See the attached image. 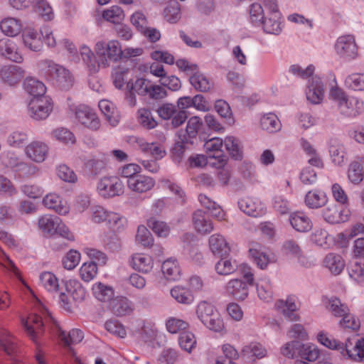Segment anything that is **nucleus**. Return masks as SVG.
<instances>
[{"label": "nucleus", "mask_w": 364, "mask_h": 364, "mask_svg": "<svg viewBox=\"0 0 364 364\" xmlns=\"http://www.w3.org/2000/svg\"><path fill=\"white\" fill-rule=\"evenodd\" d=\"M321 302L326 310L335 317H341L347 312L348 307L336 296H323Z\"/></svg>", "instance_id": "c9c22d12"}, {"label": "nucleus", "mask_w": 364, "mask_h": 364, "mask_svg": "<svg viewBox=\"0 0 364 364\" xmlns=\"http://www.w3.org/2000/svg\"><path fill=\"white\" fill-rule=\"evenodd\" d=\"M301 342L296 340L289 341L284 343L279 349L280 354L288 359L299 358Z\"/></svg>", "instance_id": "680f3d73"}, {"label": "nucleus", "mask_w": 364, "mask_h": 364, "mask_svg": "<svg viewBox=\"0 0 364 364\" xmlns=\"http://www.w3.org/2000/svg\"><path fill=\"white\" fill-rule=\"evenodd\" d=\"M333 49L336 55L343 61L350 62L359 56V46L353 34L339 36L334 43Z\"/></svg>", "instance_id": "1a4fd4ad"}, {"label": "nucleus", "mask_w": 364, "mask_h": 364, "mask_svg": "<svg viewBox=\"0 0 364 364\" xmlns=\"http://www.w3.org/2000/svg\"><path fill=\"white\" fill-rule=\"evenodd\" d=\"M215 269L219 275L228 276L233 274L237 269V263L235 259L229 257H221L216 262Z\"/></svg>", "instance_id": "864d4df0"}, {"label": "nucleus", "mask_w": 364, "mask_h": 364, "mask_svg": "<svg viewBox=\"0 0 364 364\" xmlns=\"http://www.w3.org/2000/svg\"><path fill=\"white\" fill-rule=\"evenodd\" d=\"M249 18L252 23L261 26L267 33L279 35L283 30L279 7L264 9L261 4L254 3L250 6Z\"/></svg>", "instance_id": "f257e3e1"}, {"label": "nucleus", "mask_w": 364, "mask_h": 364, "mask_svg": "<svg viewBox=\"0 0 364 364\" xmlns=\"http://www.w3.org/2000/svg\"><path fill=\"white\" fill-rule=\"evenodd\" d=\"M348 273L351 281L358 285H363L364 284V262L356 261L351 263Z\"/></svg>", "instance_id": "bf43d9fd"}, {"label": "nucleus", "mask_w": 364, "mask_h": 364, "mask_svg": "<svg viewBox=\"0 0 364 364\" xmlns=\"http://www.w3.org/2000/svg\"><path fill=\"white\" fill-rule=\"evenodd\" d=\"M316 341L323 347L331 350L339 351L341 355L345 358L344 350L347 348V343L336 339V338L329 335L328 332L324 330L318 331L316 335Z\"/></svg>", "instance_id": "393cba45"}, {"label": "nucleus", "mask_w": 364, "mask_h": 364, "mask_svg": "<svg viewBox=\"0 0 364 364\" xmlns=\"http://www.w3.org/2000/svg\"><path fill=\"white\" fill-rule=\"evenodd\" d=\"M128 263L129 267L135 272L144 274H150L155 265L153 256L143 252L132 254L129 258Z\"/></svg>", "instance_id": "ddd939ff"}, {"label": "nucleus", "mask_w": 364, "mask_h": 364, "mask_svg": "<svg viewBox=\"0 0 364 364\" xmlns=\"http://www.w3.org/2000/svg\"><path fill=\"white\" fill-rule=\"evenodd\" d=\"M38 227L40 230L46 235L54 236L59 235L68 241L75 240V235L57 215L46 213L38 217Z\"/></svg>", "instance_id": "423d86ee"}, {"label": "nucleus", "mask_w": 364, "mask_h": 364, "mask_svg": "<svg viewBox=\"0 0 364 364\" xmlns=\"http://www.w3.org/2000/svg\"><path fill=\"white\" fill-rule=\"evenodd\" d=\"M275 308L280 311L283 315L291 321H299L300 316L295 312L300 308V302L294 296H289L286 299L276 301Z\"/></svg>", "instance_id": "f3484780"}, {"label": "nucleus", "mask_w": 364, "mask_h": 364, "mask_svg": "<svg viewBox=\"0 0 364 364\" xmlns=\"http://www.w3.org/2000/svg\"><path fill=\"white\" fill-rule=\"evenodd\" d=\"M155 180L149 176L139 174L136 178L127 181L129 191L135 193H144L151 191L155 186Z\"/></svg>", "instance_id": "bb28decb"}, {"label": "nucleus", "mask_w": 364, "mask_h": 364, "mask_svg": "<svg viewBox=\"0 0 364 364\" xmlns=\"http://www.w3.org/2000/svg\"><path fill=\"white\" fill-rule=\"evenodd\" d=\"M321 354V349L312 342H301L299 358L305 363H314L318 360Z\"/></svg>", "instance_id": "ea45409f"}, {"label": "nucleus", "mask_w": 364, "mask_h": 364, "mask_svg": "<svg viewBox=\"0 0 364 364\" xmlns=\"http://www.w3.org/2000/svg\"><path fill=\"white\" fill-rule=\"evenodd\" d=\"M24 70L16 65H4L0 70V80L10 87H16L24 76Z\"/></svg>", "instance_id": "5701e85b"}, {"label": "nucleus", "mask_w": 364, "mask_h": 364, "mask_svg": "<svg viewBox=\"0 0 364 364\" xmlns=\"http://www.w3.org/2000/svg\"><path fill=\"white\" fill-rule=\"evenodd\" d=\"M138 148L145 154L150 155L156 160H161L166 155L164 146L159 142H147L144 139H136Z\"/></svg>", "instance_id": "c85d7f7f"}, {"label": "nucleus", "mask_w": 364, "mask_h": 364, "mask_svg": "<svg viewBox=\"0 0 364 364\" xmlns=\"http://www.w3.org/2000/svg\"><path fill=\"white\" fill-rule=\"evenodd\" d=\"M208 247L213 255L220 257L229 255L231 250L226 238L219 233L213 234L209 237Z\"/></svg>", "instance_id": "c756f323"}, {"label": "nucleus", "mask_w": 364, "mask_h": 364, "mask_svg": "<svg viewBox=\"0 0 364 364\" xmlns=\"http://www.w3.org/2000/svg\"><path fill=\"white\" fill-rule=\"evenodd\" d=\"M192 223L194 230L201 235L209 234L214 230L212 220L200 210L195 211L193 214Z\"/></svg>", "instance_id": "7c9ffc66"}, {"label": "nucleus", "mask_w": 364, "mask_h": 364, "mask_svg": "<svg viewBox=\"0 0 364 364\" xmlns=\"http://www.w3.org/2000/svg\"><path fill=\"white\" fill-rule=\"evenodd\" d=\"M196 314L201 323L210 331L215 333L225 331L223 318L213 303L205 300L199 301L196 306Z\"/></svg>", "instance_id": "7ed1b4c3"}, {"label": "nucleus", "mask_w": 364, "mask_h": 364, "mask_svg": "<svg viewBox=\"0 0 364 364\" xmlns=\"http://www.w3.org/2000/svg\"><path fill=\"white\" fill-rule=\"evenodd\" d=\"M203 121L200 117H191L188 119L186 127V135L184 136V139H183L182 141H187L188 139L196 138L198 134L203 129Z\"/></svg>", "instance_id": "5fc2aeb1"}, {"label": "nucleus", "mask_w": 364, "mask_h": 364, "mask_svg": "<svg viewBox=\"0 0 364 364\" xmlns=\"http://www.w3.org/2000/svg\"><path fill=\"white\" fill-rule=\"evenodd\" d=\"M242 279L232 278L224 286L225 294L232 299L243 301L249 296V286L254 284V273L251 267L247 264L240 266Z\"/></svg>", "instance_id": "f03ea898"}, {"label": "nucleus", "mask_w": 364, "mask_h": 364, "mask_svg": "<svg viewBox=\"0 0 364 364\" xmlns=\"http://www.w3.org/2000/svg\"><path fill=\"white\" fill-rule=\"evenodd\" d=\"M311 242L316 247L323 250H328L334 244V240L332 235L323 228H316L310 235Z\"/></svg>", "instance_id": "473e14b6"}, {"label": "nucleus", "mask_w": 364, "mask_h": 364, "mask_svg": "<svg viewBox=\"0 0 364 364\" xmlns=\"http://www.w3.org/2000/svg\"><path fill=\"white\" fill-rule=\"evenodd\" d=\"M323 265L331 274L337 276L343 271L346 262L341 255L331 252L324 257Z\"/></svg>", "instance_id": "f704fd0d"}, {"label": "nucleus", "mask_w": 364, "mask_h": 364, "mask_svg": "<svg viewBox=\"0 0 364 364\" xmlns=\"http://www.w3.org/2000/svg\"><path fill=\"white\" fill-rule=\"evenodd\" d=\"M39 282L40 285L49 292L55 293L58 290L60 291L59 280L56 275L51 272H41L39 275Z\"/></svg>", "instance_id": "603ef678"}, {"label": "nucleus", "mask_w": 364, "mask_h": 364, "mask_svg": "<svg viewBox=\"0 0 364 364\" xmlns=\"http://www.w3.org/2000/svg\"><path fill=\"white\" fill-rule=\"evenodd\" d=\"M259 123L260 127L269 133L277 132L282 128V123L279 119L272 112L262 114L260 117Z\"/></svg>", "instance_id": "a18cd8bd"}, {"label": "nucleus", "mask_w": 364, "mask_h": 364, "mask_svg": "<svg viewBox=\"0 0 364 364\" xmlns=\"http://www.w3.org/2000/svg\"><path fill=\"white\" fill-rule=\"evenodd\" d=\"M343 353L345 359L353 362H364V337L357 339L353 348L347 346Z\"/></svg>", "instance_id": "8fccbe9b"}, {"label": "nucleus", "mask_w": 364, "mask_h": 364, "mask_svg": "<svg viewBox=\"0 0 364 364\" xmlns=\"http://www.w3.org/2000/svg\"><path fill=\"white\" fill-rule=\"evenodd\" d=\"M77 122L84 127L96 131L100 127V120L96 112L91 108L80 105L75 112Z\"/></svg>", "instance_id": "2eb2a0df"}, {"label": "nucleus", "mask_w": 364, "mask_h": 364, "mask_svg": "<svg viewBox=\"0 0 364 364\" xmlns=\"http://www.w3.org/2000/svg\"><path fill=\"white\" fill-rule=\"evenodd\" d=\"M48 152V146L41 141H33L24 149L26 156L31 161L36 164H41L45 161Z\"/></svg>", "instance_id": "6ab92c4d"}, {"label": "nucleus", "mask_w": 364, "mask_h": 364, "mask_svg": "<svg viewBox=\"0 0 364 364\" xmlns=\"http://www.w3.org/2000/svg\"><path fill=\"white\" fill-rule=\"evenodd\" d=\"M43 31L31 27L27 28L22 32L23 45L31 51L39 52L43 48Z\"/></svg>", "instance_id": "a211bd4d"}, {"label": "nucleus", "mask_w": 364, "mask_h": 364, "mask_svg": "<svg viewBox=\"0 0 364 364\" xmlns=\"http://www.w3.org/2000/svg\"><path fill=\"white\" fill-rule=\"evenodd\" d=\"M150 83L151 82L146 78L138 77L135 80L127 82L126 87L128 92L145 96L147 95Z\"/></svg>", "instance_id": "4d7b16f0"}, {"label": "nucleus", "mask_w": 364, "mask_h": 364, "mask_svg": "<svg viewBox=\"0 0 364 364\" xmlns=\"http://www.w3.org/2000/svg\"><path fill=\"white\" fill-rule=\"evenodd\" d=\"M53 109L50 99L46 96L41 97H31L28 104V115L36 120L46 119Z\"/></svg>", "instance_id": "9b49d317"}, {"label": "nucleus", "mask_w": 364, "mask_h": 364, "mask_svg": "<svg viewBox=\"0 0 364 364\" xmlns=\"http://www.w3.org/2000/svg\"><path fill=\"white\" fill-rule=\"evenodd\" d=\"M328 201V197L326 194L319 190H312L309 191L304 198L305 204L309 208H318L326 205Z\"/></svg>", "instance_id": "49530a36"}, {"label": "nucleus", "mask_w": 364, "mask_h": 364, "mask_svg": "<svg viewBox=\"0 0 364 364\" xmlns=\"http://www.w3.org/2000/svg\"><path fill=\"white\" fill-rule=\"evenodd\" d=\"M81 253L75 249L69 250L62 258V265L67 270L74 269L80 262Z\"/></svg>", "instance_id": "338daca9"}, {"label": "nucleus", "mask_w": 364, "mask_h": 364, "mask_svg": "<svg viewBox=\"0 0 364 364\" xmlns=\"http://www.w3.org/2000/svg\"><path fill=\"white\" fill-rule=\"evenodd\" d=\"M124 183L117 176H105L97 184L98 194L105 198L119 196L124 193Z\"/></svg>", "instance_id": "9d476101"}, {"label": "nucleus", "mask_w": 364, "mask_h": 364, "mask_svg": "<svg viewBox=\"0 0 364 364\" xmlns=\"http://www.w3.org/2000/svg\"><path fill=\"white\" fill-rule=\"evenodd\" d=\"M350 210L346 208L331 204L322 210L324 220L330 224L345 223L349 220Z\"/></svg>", "instance_id": "412c9836"}, {"label": "nucleus", "mask_w": 364, "mask_h": 364, "mask_svg": "<svg viewBox=\"0 0 364 364\" xmlns=\"http://www.w3.org/2000/svg\"><path fill=\"white\" fill-rule=\"evenodd\" d=\"M316 341L323 347L331 350L339 351L341 355L345 358L344 350L347 348V343L336 339V338L329 335L328 332L324 330L318 331L316 335Z\"/></svg>", "instance_id": "a878e982"}, {"label": "nucleus", "mask_w": 364, "mask_h": 364, "mask_svg": "<svg viewBox=\"0 0 364 364\" xmlns=\"http://www.w3.org/2000/svg\"><path fill=\"white\" fill-rule=\"evenodd\" d=\"M41 70L46 77L56 87L66 90L74 84V77L69 70L50 60L40 63Z\"/></svg>", "instance_id": "20e7f679"}, {"label": "nucleus", "mask_w": 364, "mask_h": 364, "mask_svg": "<svg viewBox=\"0 0 364 364\" xmlns=\"http://www.w3.org/2000/svg\"><path fill=\"white\" fill-rule=\"evenodd\" d=\"M346 175L348 183L358 186L364 179L363 165L358 161L351 162L348 166Z\"/></svg>", "instance_id": "09e8293b"}, {"label": "nucleus", "mask_w": 364, "mask_h": 364, "mask_svg": "<svg viewBox=\"0 0 364 364\" xmlns=\"http://www.w3.org/2000/svg\"><path fill=\"white\" fill-rule=\"evenodd\" d=\"M103 19L113 24H120L125 18L124 9L117 5H113L102 11Z\"/></svg>", "instance_id": "3c124183"}, {"label": "nucleus", "mask_w": 364, "mask_h": 364, "mask_svg": "<svg viewBox=\"0 0 364 364\" xmlns=\"http://www.w3.org/2000/svg\"><path fill=\"white\" fill-rule=\"evenodd\" d=\"M216 112L225 119L227 124L232 126L235 123V119L229 104L223 100H216L215 102Z\"/></svg>", "instance_id": "6e6d98bb"}, {"label": "nucleus", "mask_w": 364, "mask_h": 364, "mask_svg": "<svg viewBox=\"0 0 364 364\" xmlns=\"http://www.w3.org/2000/svg\"><path fill=\"white\" fill-rule=\"evenodd\" d=\"M163 16L168 23H177L181 18L180 4L176 1H171L168 2L164 9Z\"/></svg>", "instance_id": "13d9d810"}, {"label": "nucleus", "mask_w": 364, "mask_h": 364, "mask_svg": "<svg viewBox=\"0 0 364 364\" xmlns=\"http://www.w3.org/2000/svg\"><path fill=\"white\" fill-rule=\"evenodd\" d=\"M21 321L27 335L36 343L42 333V318L36 314H32L27 318H22Z\"/></svg>", "instance_id": "cd10ccee"}, {"label": "nucleus", "mask_w": 364, "mask_h": 364, "mask_svg": "<svg viewBox=\"0 0 364 364\" xmlns=\"http://www.w3.org/2000/svg\"><path fill=\"white\" fill-rule=\"evenodd\" d=\"M248 252L251 261L262 270L267 269L269 264L275 263L277 260L274 254L262 251L258 244H252Z\"/></svg>", "instance_id": "dca6fc26"}, {"label": "nucleus", "mask_w": 364, "mask_h": 364, "mask_svg": "<svg viewBox=\"0 0 364 364\" xmlns=\"http://www.w3.org/2000/svg\"><path fill=\"white\" fill-rule=\"evenodd\" d=\"M225 148L230 156L237 161H241L244 156V147L242 141L233 135H228L224 138Z\"/></svg>", "instance_id": "72a5a7b5"}, {"label": "nucleus", "mask_w": 364, "mask_h": 364, "mask_svg": "<svg viewBox=\"0 0 364 364\" xmlns=\"http://www.w3.org/2000/svg\"><path fill=\"white\" fill-rule=\"evenodd\" d=\"M255 285L259 299L266 303L271 302L273 300L274 290L269 278L267 277H262L256 282Z\"/></svg>", "instance_id": "e433bc0d"}, {"label": "nucleus", "mask_w": 364, "mask_h": 364, "mask_svg": "<svg viewBox=\"0 0 364 364\" xmlns=\"http://www.w3.org/2000/svg\"><path fill=\"white\" fill-rule=\"evenodd\" d=\"M94 49L100 59L98 66L107 67L110 62L117 63L122 59V46L116 39L99 41L95 43Z\"/></svg>", "instance_id": "6e6552de"}, {"label": "nucleus", "mask_w": 364, "mask_h": 364, "mask_svg": "<svg viewBox=\"0 0 364 364\" xmlns=\"http://www.w3.org/2000/svg\"><path fill=\"white\" fill-rule=\"evenodd\" d=\"M161 271L167 280L177 281L181 277V269L176 259L165 260L162 263Z\"/></svg>", "instance_id": "37998d69"}, {"label": "nucleus", "mask_w": 364, "mask_h": 364, "mask_svg": "<svg viewBox=\"0 0 364 364\" xmlns=\"http://www.w3.org/2000/svg\"><path fill=\"white\" fill-rule=\"evenodd\" d=\"M238 207L249 216L259 218L267 213L265 203L257 197H243L238 200Z\"/></svg>", "instance_id": "4468645a"}, {"label": "nucleus", "mask_w": 364, "mask_h": 364, "mask_svg": "<svg viewBox=\"0 0 364 364\" xmlns=\"http://www.w3.org/2000/svg\"><path fill=\"white\" fill-rule=\"evenodd\" d=\"M109 216L106 225L112 232L120 233L127 229L128 220L125 216L114 211Z\"/></svg>", "instance_id": "de8ad7c7"}, {"label": "nucleus", "mask_w": 364, "mask_h": 364, "mask_svg": "<svg viewBox=\"0 0 364 364\" xmlns=\"http://www.w3.org/2000/svg\"><path fill=\"white\" fill-rule=\"evenodd\" d=\"M289 222L292 228L300 232L309 231L313 226L311 219L302 212H294L289 215Z\"/></svg>", "instance_id": "a19ab883"}, {"label": "nucleus", "mask_w": 364, "mask_h": 364, "mask_svg": "<svg viewBox=\"0 0 364 364\" xmlns=\"http://www.w3.org/2000/svg\"><path fill=\"white\" fill-rule=\"evenodd\" d=\"M307 100L314 105L320 104L324 97V88L321 80L317 77H312L308 82L305 90Z\"/></svg>", "instance_id": "b1692460"}, {"label": "nucleus", "mask_w": 364, "mask_h": 364, "mask_svg": "<svg viewBox=\"0 0 364 364\" xmlns=\"http://www.w3.org/2000/svg\"><path fill=\"white\" fill-rule=\"evenodd\" d=\"M86 295V289L78 279L70 278L63 280L59 291V300L65 309L70 311L74 303L83 301Z\"/></svg>", "instance_id": "39448f33"}, {"label": "nucleus", "mask_w": 364, "mask_h": 364, "mask_svg": "<svg viewBox=\"0 0 364 364\" xmlns=\"http://www.w3.org/2000/svg\"><path fill=\"white\" fill-rule=\"evenodd\" d=\"M26 92L31 97H46V87L44 83L33 77H26L23 82Z\"/></svg>", "instance_id": "79ce46f5"}, {"label": "nucleus", "mask_w": 364, "mask_h": 364, "mask_svg": "<svg viewBox=\"0 0 364 364\" xmlns=\"http://www.w3.org/2000/svg\"><path fill=\"white\" fill-rule=\"evenodd\" d=\"M43 205L61 216L68 215L71 210L68 200L55 192L47 193L42 200Z\"/></svg>", "instance_id": "f8f14e48"}, {"label": "nucleus", "mask_w": 364, "mask_h": 364, "mask_svg": "<svg viewBox=\"0 0 364 364\" xmlns=\"http://www.w3.org/2000/svg\"><path fill=\"white\" fill-rule=\"evenodd\" d=\"M98 107L108 123L117 126L120 120V114L116 105L110 100L103 99L99 101Z\"/></svg>", "instance_id": "2f4dec72"}, {"label": "nucleus", "mask_w": 364, "mask_h": 364, "mask_svg": "<svg viewBox=\"0 0 364 364\" xmlns=\"http://www.w3.org/2000/svg\"><path fill=\"white\" fill-rule=\"evenodd\" d=\"M92 296L98 301L107 302L114 296V290L112 286L102 282H95L91 287Z\"/></svg>", "instance_id": "58836bf2"}, {"label": "nucleus", "mask_w": 364, "mask_h": 364, "mask_svg": "<svg viewBox=\"0 0 364 364\" xmlns=\"http://www.w3.org/2000/svg\"><path fill=\"white\" fill-rule=\"evenodd\" d=\"M112 308L114 314L123 316L133 311V304L127 297L118 296L113 300Z\"/></svg>", "instance_id": "e2e57ef3"}, {"label": "nucleus", "mask_w": 364, "mask_h": 364, "mask_svg": "<svg viewBox=\"0 0 364 364\" xmlns=\"http://www.w3.org/2000/svg\"><path fill=\"white\" fill-rule=\"evenodd\" d=\"M329 97L336 102L340 112L348 117H355L364 109V103L357 97H347L343 90L338 87L330 90Z\"/></svg>", "instance_id": "0eeeda50"}, {"label": "nucleus", "mask_w": 364, "mask_h": 364, "mask_svg": "<svg viewBox=\"0 0 364 364\" xmlns=\"http://www.w3.org/2000/svg\"><path fill=\"white\" fill-rule=\"evenodd\" d=\"M0 56L17 63L23 60L17 43L6 37L0 38Z\"/></svg>", "instance_id": "4be33fe9"}, {"label": "nucleus", "mask_w": 364, "mask_h": 364, "mask_svg": "<svg viewBox=\"0 0 364 364\" xmlns=\"http://www.w3.org/2000/svg\"><path fill=\"white\" fill-rule=\"evenodd\" d=\"M0 31L6 37H17L23 31V22L18 17L4 16L0 20Z\"/></svg>", "instance_id": "aec40b11"}, {"label": "nucleus", "mask_w": 364, "mask_h": 364, "mask_svg": "<svg viewBox=\"0 0 364 364\" xmlns=\"http://www.w3.org/2000/svg\"><path fill=\"white\" fill-rule=\"evenodd\" d=\"M171 295L178 303L184 305H191L195 300L192 291L181 285H177L171 289Z\"/></svg>", "instance_id": "c03bdc74"}, {"label": "nucleus", "mask_w": 364, "mask_h": 364, "mask_svg": "<svg viewBox=\"0 0 364 364\" xmlns=\"http://www.w3.org/2000/svg\"><path fill=\"white\" fill-rule=\"evenodd\" d=\"M242 351L247 356L252 359H262L267 355V351L263 345L257 342H252L245 346Z\"/></svg>", "instance_id": "774afa93"}, {"label": "nucleus", "mask_w": 364, "mask_h": 364, "mask_svg": "<svg viewBox=\"0 0 364 364\" xmlns=\"http://www.w3.org/2000/svg\"><path fill=\"white\" fill-rule=\"evenodd\" d=\"M338 325L343 329H348L353 331H357L360 328V320L355 314L350 312L349 309L347 312L342 315Z\"/></svg>", "instance_id": "0e129e2a"}, {"label": "nucleus", "mask_w": 364, "mask_h": 364, "mask_svg": "<svg viewBox=\"0 0 364 364\" xmlns=\"http://www.w3.org/2000/svg\"><path fill=\"white\" fill-rule=\"evenodd\" d=\"M78 273L83 282H90L98 274L97 265L94 262H85L80 267Z\"/></svg>", "instance_id": "052dcab7"}, {"label": "nucleus", "mask_w": 364, "mask_h": 364, "mask_svg": "<svg viewBox=\"0 0 364 364\" xmlns=\"http://www.w3.org/2000/svg\"><path fill=\"white\" fill-rule=\"evenodd\" d=\"M129 70L122 66H117L112 71V80L114 87L118 90L123 89L127 85Z\"/></svg>", "instance_id": "69168bd1"}, {"label": "nucleus", "mask_w": 364, "mask_h": 364, "mask_svg": "<svg viewBox=\"0 0 364 364\" xmlns=\"http://www.w3.org/2000/svg\"><path fill=\"white\" fill-rule=\"evenodd\" d=\"M224 144V139L220 137H213L205 141L204 147L209 157L218 159L219 161H226V156L224 155L222 149Z\"/></svg>", "instance_id": "4c0bfd02"}]
</instances>
